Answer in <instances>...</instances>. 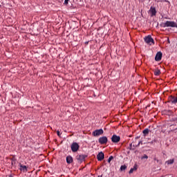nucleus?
I'll use <instances>...</instances> for the list:
<instances>
[{"label":"nucleus","instance_id":"f257e3e1","mask_svg":"<svg viewBox=\"0 0 177 177\" xmlns=\"http://www.w3.org/2000/svg\"><path fill=\"white\" fill-rule=\"evenodd\" d=\"M163 27H172L177 28V24L175 21H167L165 23L163 24Z\"/></svg>","mask_w":177,"mask_h":177},{"label":"nucleus","instance_id":"f03ea898","mask_svg":"<svg viewBox=\"0 0 177 177\" xmlns=\"http://www.w3.org/2000/svg\"><path fill=\"white\" fill-rule=\"evenodd\" d=\"M71 149L73 153H77L80 150V145L77 142H73L71 146Z\"/></svg>","mask_w":177,"mask_h":177},{"label":"nucleus","instance_id":"7ed1b4c3","mask_svg":"<svg viewBox=\"0 0 177 177\" xmlns=\"http://www.w3.org/2000/svg\"><path fill=\"white\" fill-rule=\"evenodd\" d=\"M144 40L145 41L146 44L148 45H151L152 44H154V39L151 38V36L148 35L145 37Z\"/></svg>","mask_w":177,"mask_h":177},{"label":"nucleus","instance_id":"20e7f679","mask_svg":"<svg viewBox=\"0 0 177 177\" xmlns=\"http://www.w3.org/2000/svg\"><path fill=\"white\" fill-rule=\"evenodd\" d=\"M111 140L113 143H118L120 142V140H121V137H120V136L113 134L112 136Z\"/></svg>","mask_w":177,"mask_h":177},{"label":"nucleus","instance_id":"39448f33","mask_svg":"<svg viewBox=\"0 0 177 177\" xmlns=\"http://www.w3.org/2000/svg\"><path fill=\"white\" fill-rule=\"evenodd\" d=\"M86 157H88L86 155H77L76 156V160H77L78 162H84Z\"/></svg>","mask_w":177,"mask_h":177},{"label":"nucleus","instance_id":"423d86ee","mask_svg":"<svg viewBox=\"0 0 177 177\" xmlns=\"http://www.w3.org/2000/svg\"><path fill=\"white\" fill-rule=\"evenodd\" d=\"M108 140H109L107 139V137H106V136H102L98 139V142L100 145H106V143H107Z\"/></svg>","mask_w":177,"mask_h":177},{"label":"nucleus","instance_id":"0eeeda50","mask_svg":"<svg viewBox=\"0 0 177 177\" xmlns=\"http://www.w3.org/2000/svg\"><path fill=\"white\" fill-rule=\"evenodd\" d=\"M104 131L103 129H96L95 131H94L93 132V136H100V135H103Z\"/></svg>","mask_w":177,"mask_h":177},{"label":"nucleus","instance_id":"6e6552de","mask_svg":"<svg viewBox=\"0 0 177 177\" xmlns=\"http://www.w3.org/2000/svg\"><path fill=\"white\" fill-rule=\"evenodd\" d=\"M169 102L173 104H176L177 97L176 96L171 95L169 97Z\"/></svg>","mask_w":177,"mask_h":177},{"label":"nucleus","instance_id":"1a4fd4ad","mask_svg":"<svg viewBox=\"0 0 177 177\" xmlns=\"http://www.w3.org/2000/svg\"><path fill=\"white\" fill-rule=\"evenodd\" d=\"M149 12L151 13V17H153L157 14V10H156V8L151 6L149 9Z\"/></svg>","mask_w":177,"mask_h":177},{"label":"nucleus","instance_id":"9d476101","mask_svg":"<svg viewBox=\"0 0 177 177\" xmlns=\"http://www.w3.org/2000/svg\"><path fill=\"white\" fill-rule=\"evenodd\" d=\"M162 59V53L158 52L157 53L156 57H155V60L156 62H160Z\"/></svg>","mask_w":177,"mask_h":177},{"label":"nucleus","instance_id":"9b49d317","mask_svg":"<svg viewBox=\"0 0 177 177\" xmlns=\"http://www.w3.org/2000/svg\"><path fill=\"white\" fill-rule=\"evenodd\" d=\"M97 158L98 161H102V160H104V153L101 151L97 155Z\"/></svg>","mask_w":177,"mask_h":177},{"label":"nucleus","instance_id":"f8f14e48","mask_svg":"<svg viewBox=\"0 0 177 177\" xmlns=\"http://www.w3.org/2000/svg\"><path fill=\"white\" fill-rule=\"evenodd\" d=\"M11 160V165L12 167H16V162L17 161V159L16 158V156H12V157L10 158Z\"/></svg>","mask_w":177,"mask_h":177},{"label":"nucleus","instance_id":"ddd939ff","mask_svg":"<svg viewBox=\"0 0 177 177\" xmlns=\"http://www.w3.org/2000/svg\"><path fill=\"white\" fill-rule=\"evenodd\" d=\"M19 165L20 167V171H22L23 172H27V166L21 165V163H19Z\"/></svg>","mask_w":177,"mask_h":177},{"label":"nucleus","instance_id":"4468645a","mask_svg":"<svg viewBox=\"0 0 177 177\" xmlns=\"http://www.w3.org/2000/svg\"><path fill=\"white\" fill-rule=\"evenodd\" d=\"M73 156H68L66 157V162H67V164H71V162H73Z\"/></svg>","mask_w":177,"mask_h":177},{"label":"nucleus","instance_id":"2eb2a0df","mask_svg":"<svg viewBox=\"0 0 177 177\" xmlns=\"http://www.w3.org/2000/svg\"><path fill=\"white\" fill-rule=\"evenodd\" d=\"M138 169V165L135 164L133 167L130 169L129 171V174H133L134 171H136Z\"/></svg>","mask_w":177,"mask_h":177},{"label":"nucleus","instance_id":"dca6fc26","mask_svg":"<svg viewBox=\"0 0 177 177\" xmlns=\"http://www.w3.org/2000/svg\"><path fill=\"white\" fill-rule=\"evenodd\" d=\"M140 145H143V142L140 141L137 145H135V144L133 142H132L131 144H130V147H131V149H132V146L133 147H138V146H139Z\"/></svg>","mask_w":177,"mask_h":177},{"label":"nucleus","instance_id":"f3484780","mask_svg":"<svg viewBox=\"0 0 177 177\" xmlns=\"http://www.w3.org/2000/svg\"><path fill=\"white\" fill-rule=\"evenodd\" d=\"M149 132H150V130H149V129H145V130L142 131L144 136L149 135Z\"/></svg>","mask_w":177,"mask_h":177},{"label":"nucleus","instance_id":"a211bd4d","mask_svg":"<svg viewBox=\"0 0 177 177\" xmlns=\"http://www.w3.org/2000/svg\"><path fill=\"white\" fill-rule=\"evenodd\" d=\"M161 74V71L160 69H156L154 71V75L158 76Z\"/></svg>","mask_w":177,"mask_h":177},{"label":"nucleus","instance_id":"6ab92c4d","mask_svg":"<svg viewBox=\"0 0 177 177\" xmlns=\"http://www.w3.org/2000/svg\"><path fill=\"white\" fill-rule=\"evenodd\" d=\"M174 159H170L167 161H166V164H167V165H170L171 164H173L174 162Z\"/></svg>","mask_w":177,"mask_h":177},{"label":"nucleus","instance_id":"aec40b11","mask_svg":"<svg viewBox=\"0 0 177 177\" xmlns=\"http://www.w3.org/2000/svg\"><path fill=\"white\" fill-rule=\"evenodd\" d=\"M127 165H122L121 167H120V171H125V169H127Z\"/></svg>","mask_w":177,"mask_h":177},{"label":"nucleus","instance_id":"412c9836","mask_svg":"<svg viewBox=\"0 0 177 177\" xmlns=\"http://www.w3.org/2000/svg\"><path fill=\"white\" fill-rule=\"evenodd\" d=\"M145 158L146 160H147V158H149V156H147V155L145 154L143 156H142L141 160H145Z\"/></svg>","mask_w":177,"mask_h":177},{"label":"nucleus","instance_id":"4be33fe9","mask_svg":"<svg viewBox=\"0 0 177 177\" xmlns=\"http://www.w3.org/2000/svg\"><path fill=\"white\" fill-rule=\"evenodd\" d=\"M114 158V157H113V156H110L109 158V159H108V162H111V160H113Z\"/></svg>","mask_w":177,"mask_h":177},{"label":"nucleus","instance_id":"5701e85b","mask_svg":"<svg viewBox=\"0 0 177 177\" xmlns=\"http://www.w3.org/2000/svg\"><path fill=\"white\" fill-rule=\"evenodd\" d=\"M68 1H70V0H65L64 1V4L65 5H68Z\"/></svg>","mask_w":177,"mask_h":177},{"label":"nucleus","instance_id":"b1692460","mask_svg":"<svg viewBox=\"0 0 177 177\" xmlns=\"http://www.w3.org/2000/svg\"><path fill=\"white\" fill-rule=\"evenodd\" d=\"M57 134L58 136H60V135H61V134H60V131H57Z\"/></svg>","mask_w":177,"mask_h":177},{"label":"nucleus","instance_id":"393cba45","mask_svg":"<svg viewBox=\"0 0 177 177\" xmlns=\"http://www.w3.org/2000/svg\"><path fill=\"white\" fill-rule=\"evenodd\" d=\"M136 139H139V137H137Z\"/></svg>","mask_w":177,"mask_h":177},{"label":"nucleus","instance_id":"a878e982","mask_svg":"<svg viewBox=\"0 0 177 177\" xmlns=\"http://www.w3.org/2000/svg\"><path fill=\"white\" fill-rule=\"evenodd\" d=\"M170 127H174V124H173V125H171Z\"/></svg>","mask_w":177,"mask_h":177},{"label":"nucleus","instance_id":"bb28decb","mask_svg":"<svg viewBox=\"0 0 177 177\" xmlns=\"http://www.w3.org/2000/svg\"><path fill=\"white\" fill-rule=\"evenodd\" d=\"M98 177H102V176H98Z\"/></svg>","mask_w":177,"mask_h":177},{"label":"nucleus","instance_id":"cd10ccee","mask_svg":"<svg viewBox=\"0 0 177 177\" xmlns=\"http://www.w3.org/2000/svg\"><path fill=\"white\" fill-rule=\"evenodd\" d=\"M151 143H153V141H151Z\"/></svg>","mask_w":177,"mask_h":177},{"label":"nucleus","instance_id":"c85d7f7f","mask_svg":"<svg viewBox=\"0 0 177 177\" xmlns=\"http://www.w3.org/2000/svg\"><path fill=\"white\" fill-rule=\"evenodd\" d=\"M176 129H177V127L176 128Z\"/></svg>","mask_w":177,"mask_h":177}]
</instances>
